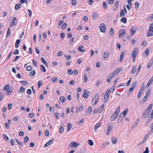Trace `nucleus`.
<instances>
[{"label":"nucleus","mask_w":153,"mask_h":153,"mask_svg":"<svg viewBox=\"0 0 153 153\" xmlns=\"http://www.w3.org/2000/svg\"><path fill=\"white\" fill-rule=\"evenodd\" d=\"M149 115V114L147 112V111H146L145 112L143 113L142 117L144 119H146Z\"/></svg>","instance_id":"393cba45"},{"label":"nucleus","mask_w":153,"mask_h":153,"mask_svg":"<svg viewBox=\"0 0 153 153\" xmlns=\"http://www.w3.org/2000/svg\"><path fill=\"white\" fill-rule=\"evenodd\" d=\"M92 110V108L91 107H89L88 110H87V112L89 114H90Z\"/></svg>","instance_id":"5fc2aeb1"},{"label":"nucleus","mask_w":153,"mask_h":153,"mask_svg":"<svg viewBox=\"0 0 153 153\" xmlns=\"http://www.w3.org/2000/svg\"><path fill=\"white\" fill-rule=\"evenodd\" d=\"M137 84V82L135 81V82H133V83L131 85V87L132 88H133V89H134L136 86Z\"/></svg>","instance_id":"de8ad7c7"},{"label":"nucleus","mask_w":153,"mask_h":153,"mask_svg":"<svg viewBox=\"0 0 153 153\" xmlns=\"http://www.w3.org/2000/svg\"><path fill=\"white\" fill-rule=\"evenodd\" d=\"M106 27L104 24H101L100 26V31L103 33H105V31Z\"/></svg>","instance_id":"20e7f679"},{"label":"nucleus","mask_w":153,"mask_h":153,"mask_svg":"<svg viewBox=\"0 0 153 153\" xmlns=\"http://www.w3.org/2000/svg\"><path fill=\"white\" fill-rule=\"evenodd\" d=\"M138 51V49L137 48H135L132 53V56L136 57Z\"/></svg>","instance_id":"423d86ee"},{"label":"nucleus","mask_w":153,"mask_h":153,"mask_svg":"<svg viewBox=\"0 0 153 153\" xmlns=\"http://www.w3.org/2000/svg\"><path fill=\"white\" fill-rule=\"evenodd\" d=\"M114 114H115V112L113 114V115L111 117V121L113 122V121L117 117L118 114H117V115H114Z\"/></svg>","instance_id":"f8f14e48"},{"label":"nucleus","mask_w":153,"mask_h":153,"mask_svg":"<svg viewBox=\"0 0 153 153\" xmlns=\"http://www.w3.org/2000/svg\"><path fill=\"white\" fill-rule=\"evenodd\" d=\"M79 145V143H78L73 141L69 145V146H74L75 147H76L78 146Z\"/></svg>","instance_id":"6e6552de"},{"label":"nucleus","mask_w":153,"mask_h":153,"mask_svg":"<svg viewBox=\"0 0 153 153\" xmlns=\"http://www.w3.org/2000/svg\"><path fill=\"white\" fill-rule=\"evenodd\" d=\"M113 126L111 125L108 124V128L107 130L106 134L108 135L110 133L112 128Z\"/></svg>","instance_id":"39448f33"},{"label":"nucleus","mask_w":153,"mask_h":153,"mask_svg":"<svg viewBox=\"0 0 153 153\" xmlns=\"http://www.w3.org/2000/svg\"><path fill=\"white\" fill-rule=\"evenodd\" d=\"M2 136L4 138V139L6 141H8L9 138L6 134H3Z\"/></svg>","instance_id":"58836bf2"},{"label":"nucleus","mask_w":153,"mask_h":153,"mask_svg":"<svg viewBox=\"0 0 153 153\" xmlns=\"http://www.w3.org/2000/svg\"><path fill=\"white\" fill-rule=\"evenodd\" d=\"M10 28H9L7 30V34H6V37H8L10 34Z\"/></svg>","instance_id":"37998d69"},{"label":"nucleus","mask_w":153,"mask_h":153,"mask_svg":"<svg viewBox=\"0 0 153 153\" xmlns=\"http://www.w3.org/2000/svg\"><path fill=\"white\" fill-rule=\"evenodd\" d=\"M110 92L108 90H107L105 92V95L109 97Z\"/></svg>","instance_id":"680f3d73"},{"label":"nucleus","mask_w":153,"mask_h":153,"mask_svg":"<svg viewBox=\"0 0 153 153\" xmlns=\"http://www.w3.org/2000/svg\"><path fill=\"white\" fill-rule=\"evenodd\" d=\"M41 61L42 62V63H43L46 66H48V64L47 62H46V61L42 57L41 58Z\"/></svg>","instance_id":"cd10ccee"},{"label":"nucleus","mask_w":153,"mask_h":153,"mask_svg":"<svg viewBox=\"0 0 153 153\" xmlns=\"http://www.w3.org/2000/svg\"><path fill=\"white\" fill-rule=\"evenodd\" d=\"M36 74V72L34 70H33L30 73V75L31 76H33Z\"/></svg>","instance_id":"09e8293b"},{"label":"nucleus","mask_w":153,"mask_h":153,"mask_svg":"<svg viewBox=\"0 0 153 153\" xmlns=\"http://www.w3.org/2000/svg\"><path fill=\"white\" fill-rule=\"evenodd\" d=\"M153 19V14H152L151 16L148 17L147 19L148 21H150L151 19Z\"/></svg>","instance_id":"774afa93"},{"label":"nucleus","mask_w":153,"mask_h":153,"mask_svg":"<svg viewBox=\"0 0 153 153\" xmlns=\"http://www.w3.org/2000/svg\"><path fill=\"white\" fill-rule=\"evenodd\" d=\"M119 4V2L118 1H117L114 4V7L115 8L114 9V10H115L117 8L118 5Z\"/></svg>","instance_id":"c9c22d12"},{"label":"nucleus","mask_w":153,"mask_h":153,"mask_svg":"<svg viewBox=\"0 0 153 153\" xmlns=\"http://www.w3.org/2000/svg\"><path fill=\"white\" fill-rule=\"evenodd\" d=\"M88 96L87 93L84 92L82 94V97L85 98H87Z\"/></svg>","instance_id":"a18cd8bd"},{"label":"nucleus","mask_w":153,"mask_h":153,"mask_svg":"<svg viewBox=\"0 0 153 153\" xmlns=\"http://www.w3.org/2000/svg\"><path fill=\"white\" fill-rule=\"evenodd\" d=\"M153 81V76L151 77V78L149 80V82L146 85V86H147V87H149L150 85L152 82Z\"/></svg>","instance_id":"f3484780"},{"label":"nucleus","mask_w":153,"mask_h":153,"mask_svg":"<svg viewBox=\"0 0 153 153\" xmlns=\"http://www.w3.org/2000/svg\"><path fill=\"white\" fill-rule=\"evenodd\" d=\"M149 135V133H147V134L145 135L143 139L144 141H146L147 139L148 138Z\"/></svg>","instance_id":"a19ab883"},{"label":"nucleus","mask_w":153,"mask_h":153,"mask_svg":"<svg viewBox=\"0 0 153 153\" xmlns=\"http://www.w3.org/2000/svg\"><path fill=\"white\" fill-rule=\"evenodd\" d=\"M104 104L100 106V108L98 110L99 111V112L100 113H101L104 108Z\"/></svg>","instance_id":"bb28decb"},{"label":"nucleus","mask_w":153,"mask_h":153,"mask_svg":"<svg viewBox=\"0 0 153 153\" xmlns=\"http://www.w3.org/2000/svg\"><path fill=\"white\" fill-rule=\"evenodd\" d=\"M9 89V85H7L4 88L3 90L4 91L7 90Z\"/></svg>","instance_id":"864d4df0"},{"label":"nucleus","mask_w":153,"mask_h":153,"mask_svg":"<svg viewBox=\"0 0 153 153\" xmlns=\"http://www.w3.org/2000/svg\"><path fill=\"white\" fill-rule=\"evenodd\" d=\"M125 15V12L124 10L123 9L121 10L120 13V17H122Z\"/></svg>","instance_id":"2f4dec72"},{"label":"nucleus","mask_w":153,"mask_h":153,"mask_svg":"<svg viewBox=\"0 0 153 153\" xmlns=\"http://www.w3.org/2000/svg\"><path fill=\"white\" fill-rule=\"evenodd\" d=\"M60 36L62 39H63L65 36V33H61L60 34Z\"/></svg>","instance_id":"338daca9"},{"label":"nucleus","mask_w":153,"mask_h":153,"mask_svg":"<svg viewBox=\"0 0 153 153\" xmlns=\"http://www.w3.org/2000/svg\"><path fill=\"white\" fill-rule=\"evenodd\" d=\"M21 7V4H17L15 6V9L16 10H18Z\"/></svg>","instance_id":"72a5a7b5"},{"label":"nucleus","mask_w":153,"mask_h":153,"mask_svg":"<svg viewBox=\"0 0 153 153\" xmlns=\"http://www.w3.org/2000/svg\"><path fill=\"white\" fill-rule=\"evenodd\" d=\"M139 120H140V119L139 118H137V119L135 121V124H133L132 125V126L131 127L132 128H134L137 126V125L138 124V123L139 121Z\"/></svg>","instance_id":"a211bd4d"},{"label":"nucleus","mask_w":153,"mask_h":153,"mask_svg":"<svg viewBox=\"0 0 153 153\" xmlns=\"http://www.w3.org/2000/svg\"><path fill=\"white\" fill-rule=\"evenodd\" d=\"M101 124V123H97L95 125L94 128V131H97L98 128L100 127Z\"/></svg>","instance_id":"2eb2a0df"},{"label":"nucleus","mask_w":153,"mask_h":153,"mask_svg":"<svg viewBox=\"0 0 153 153\" xmlns=\"http://www.w3.org/2000/svg\"><path fill=\"white\" fill-rule=\"evenodd\" d=\"M135 8L136 9H137L139 7V4L138 2H136L135 3Z\"/></svg>","instance_id":"e2e57ef3"},{"label":"nucleus","mask_w":153,"mask_h":153,"mask_svg":"<svg viewBox=\"0 0 153 153\" xmlns=\"http://www.w3.org/2000/svg\"><path fill=\"white\" fill-rule=\"evenodd\" d=\"M20 40L19 39L16 41L15 44V47L16 48H18L19 47V44L20 43Z\"/></svg>","instance_id":"b1692460"},{"label":"nucleus","mask_w":153,"mask_h":153,"mask_svg":"<svg viewBox=\"0 0 153 153\" xmlns=\"http://www.w3.org/2000/svg\"><path fill=\"white\" fill-rule=\"evenodd\" d=\"M92 17L93 19L96 20L99 17V15L96 12H94L92 14Z\"/></svg>","instance_id":"9d476101"},{"label":"nucleus","mask_w":153,"mask_h":153,"mask_svg":"<svg viewBox=\"0 0 153 153\" xmlns=\"http://www.w3.org/2000/svg\"><path fill=\"white\" fill-rule=\"evenodd\" d=\"M17 20L16 17H14L13 18V20L12 21V25L13 26L16 25L17 23Z\"/></svg>","instance_id":"4be33fe9"},{"label":"nucleus","mask_w":153,"mask_h":153,"mask_svg":"<svg viewBox=\"0 0 153 153\" xmlns=\"http://www.w3.org/2000/svg\"><path fill=\"white\" fill-rule=\"evenodd\" d=\"M153 106V104H150L149 106L147 108L146 111H147V112L149 114V112L150 111L151 109Z\"/></svg>","instance_id":"dca6fc26"},{"label":"nucleus","mask_w":153,"mask_h":153,"mask_svg":"<svg viewBox=\"0 0 153 153\" xmlns=\"http://www.w3.org/2000/svg\"><path fill=\"white\" fill-rule=\"evenodd\" d=\"M151 93V90L149 89L146 93L145 96L147 97H148L149 96Z\"/></svg>","instance_id":"603ef678"},{"label":"nucleus","mask_w":153,"mask_h":153,"mask_svg":"<svg viewBox=\"0 0 153 153\" xmlns=\"http://www.w3.org/2000/svg\"><path fill=\"white\" fill-rule=\"evenodd\" d=\"M115 75L114 74L112 73V74H110L108 75V76H109V77L110 78V79H111L114 77L115 76Z\"/></svg>","instance_id":"13d9d810"},{"label":"nucleus","mask_w":153,"mask_h":153,"mask_svg":"<svg viewBox=\"0 0 153 153\" xmlns=\"http://www.w3.org/2000/svg\"><path fill=\"white\" fill-rule=\"evenodd\" d=\"M121 71V68H119L116 70H115L113 72V74L115 75V74H117L119 73Z\"/></svg>","instance_id":"6ab92c4d"},{"label":"nucleus","mask_w":153,"mask_h":153,"mask_svg":"<svg viewBox=\"0 0 153 153\" xmlns=\"http://www.w3.org/2000/svg\"><path fill=\"white\" fill-rule=\"evenodd\" d=\"M125 54V53L124 52H122L120 54V62H122L124 59V56Z\"/></svg>","instance_id":"4468645a"},{"label":"nucleus","mask_w":153,"mask_h":153,"mask_svg":"<svg viewBox=\"0 0 153 153\" xmlns=\"http://www.w3.org/2000/svg\"><path fill=\"white\" fill-rule=\"evenodd\" d=\"M126 30L124 29H122L119 32V37L120 38H122L124 37V36L123 35H126Z\"/></svg>","instance_id":"7ed1b4c3"},{"label":"nucleus","mask_w":153,"mask_h":153,"mask_svg":"<svg viewBox=\"0 0 153 153\" xmlns=\"http://www.w3.org/2000/svg\"><path fill=\"white\" fill-rule=\"evenodd\" d=\"M25 89L22 87H21L20 89L18 91L19 93L23 92L25 91Z\"/></svg>","instance_id":"e433bc0d"},{"label":"nucleus","mask_w":153,"mask_h":153,"mask_svg":"<svg viewBox=\"0 0 153 153\" xmlns=\"http://www.w3.org/2000/svg\"><path fill=\"white\" fill-rule=\"evenodd\" d=\"M88 143L89 145L91 146H93L94 145V142L91 140H88Z\"/></svg>","instance_id":"4c0bfd02"},{"label":"nucleus","mask_w":153,"mask_h":153,"mask_svg":"<svg viewBox=\"0 0 153 153\" xmlns=\"http://www.w3.org/2000/svg\"><path fill=\"white\" fill-rule=\"evenodd\" d=\"M103 6L105 9L107 7V4L105 2H103Z\"/></svg>","instance_id":"bf43d9fd"},{"label":"nucleus","mask_w":153,"mask_h":153,"mask_svg":"<svg viewBox=\"0 0 153 153\" xmlns=\"http://www.w3.org/2000/svg\"><path fill=\"white\" fill-rule=\"evenodd\" d=\"M72 127V124L71 123H69L68 124V127L67 128V131L68 132L69 131Z\"/></svg>","instance_id":"c756f323"},{"label":"nucleus","mask_w":153,"mask_h":153,"mask_svg":"<svg viewBox=\"0 0 153 153\" xmlns=\"http://www.w3.org/2000/svg\"><path fill=\"white\" fill-rule=\"evenodd\" d=\"M76 0H72L71 1L72 5L73 6L75 5L76 4Z\"/></svg>","instance_id":"0e129e2a"},{"label":"nucleus","mask_w":153,"mask_h":153,"mask_svg":"<svg viewBox=\"0 0 153 153\" xmlns=\"http://www.w3.org/2000/svg\"><path fill=\"white\" fill-rule=\"evenodd\" d=\"M41 69H42V71H43L44 72H46V69L45 68V66L43 65H41Z\"/></svg>","instance_id":"8fccbe9b"},{"label":"nucleus","mask_w":153,"mask_h":153,"mask_svg":"<svg viewBox=\"0 0 153 153\" xmlns=\"http://www.w3.org/2000/svg\"><path fill=\"white\" fill-rule=\"evenodd\" d=\"M109 55V53L108 52H106L105 53H104L103 54V59H107Z\"/></svg>","instance_id":"5701e85b"},{"label":"nucleus","mask_w":153,"mask_h":153,"mask_svg":"<svg viewBox=\"0 0 153 153\" xmlns=\"http://www.w3.org/2000/svg\"><path fill=\"white\" fill-rule=\"evenodd\" d=\"M83 48L84 47L83 46H79L78 47V50L80 51L84 52L85 51V50L83 49Z\"/></svg>","instance_id":"f704fd0d"},{"label":"nucleus","mask_w":153,"mask_h":153,"mask_svg":"<svg viewBox=\"0 0 153 153\" xmlns=\"http://www.w3.org/2000/svg\"><path fill=\"white\" fill-rule=\"evenodd\" d=\"M121 21L124 23H126L127 22L126 18L125 17H123L121 19Z\"/></svg>","instance_id":"c85d7f7f"},{"label":"nucleus","mask_w":153,"mask_h":153,"mask_svg":"<svg viewBox=\"0 0 153 153\" xmlns=\"http://www.w3.org/2000/svg\"><path fill=\"white\" fill-rule=\"evenodd\" d=\"M83 105H81L80 106L79 108L77 107L76 109V112L77 113L80 111H82L83 109Z\"/></svg>","instance_id":"412c9836"},{"label":"nucleus","mask_w":153,"mask_h":153,"mask_svg":"<svg viewBox=\"0 0 153 153\" xmlns=\"http://www.w3.org/2000/svg\"><path fill=\"white\" fill-rule=\"evenodd\" d=\"M111 140L112 143L115 144L117 143V137L113 136L111 137Z\"/></svg>","instance_id":"1a4fd4ad"},{"label":"nucleus","mask_w":153,"mask_h":153,"mask_svg":"<svg viewBox=\"0 0 153 153\" xmlns=\"http://www.w3.org/2000/svg\"><path fill=\"white\" fill-rule=\"evenodd\" d=\"M136 30V28L134 27H133L132 28L130 29V31L132 32L131 36H133L135 33Z\"/></svg>","instance_id":"ddd939ff"},{"label":"nucleus","mask_w":153,"mask_h":153,"mask_svg":"<svg viewBox=\"0 0 153 153\" xmlns=\"http://www.w3.org/2000/svg\"><path fill=\"white\" fill-rule=\"evenodd\" d=\"M136 68H137L136 66H134L132 68L131 71V73L132 74H133L134 73L135 71H136Z\"/></svg>","instance_id":"ea45409f"},{"label":"nucleus","mask_w":153,"mask_h":153,"mask_svg":"<svg viewBox=\"0 0 153 153\" xmlns=\"http://www.w3.org/2000/svg\"><path fill=\"white\" fill-rule=\"evenodd\" d=\"M54 139H52L48 141L45 145L44 147H47L48 146L51 144L54 141Z\"/></svg>","instance_id":"9b49d317"},{"label":"nucleus","mask_w":153,"mask_h":153,"mask_svg":"<svg viewBox=\"0 0 153 153\" xmlns=\"http://www.w3.org/2000/svg\"><path fill=\"white\" fill-rule=\"evenodd\" d=\"M98 98V94H96L92 100V104L93 105H95L97 103Z\"/></svg>","instance_id":"f03ea898"},{"label":"nucleus","mask_w":153,"mask_h":153,"mask_svg":"<svg viewBox=\"0 0 153 153\" xmlns=\"http://www.w3.org/2000/svg\"><path fill=\"white\" fill-rule=\"evenodd\" d=\"M125 117V116L123 115L122 114V113H121L119 115L118 117V123H121Z\"/></svg>","instance_id":"0eeeda50"},{"label":"nucleus","mask_w":153,"mask_h":153,"mask_svg":"<svg viewBox=\"0 0 153 153\" xmlns=\"http://www.w3.org/2000/svg\"><path fill=\"white\" fill-rule=\"evenodd\" d=\"M120 110V107L119 106L116 110L115 111V114H114V115H116L117 114H119Z\"/></svg>","instance_id":"6e6d98bb"},{"label":"nucleus","mask_w":153,"mask_h":153,"mask_svg":"<svg viewBox=\"0 0 153 153\" xmlns=\"http://www.w3.org/2000/svg\"><path fill=\"white\" fill-rule=\"evenodd\" d=\"M109 34L110 35H111L112 37L114 35V30L112 28L110 29Z\"/></svg>","instance_id":"7c9ffc66"},{"label":"nucleus","mask_w":153,"mask_h":153,"mask_svg":"<svg viewBox=\"0 0 153 153\" xmlns=\"http://www.w3.org/2000/svg\"><path fill=\"white\" fill-rule=\"evenodd\" d=\"M128 109L127 108L125 109L123 111L122 114L124 116H126V115L127 114L128 112Z\"/></svg>","instance_id":"79ce46f5"},{"label":"nucleus","mask_w":153,"mask_h":153,"mask_svg":"<svg viewBox=\"0 0 153 153\" xmlns=\"http://www.w3.org/2000/svg\"><path fill=\"white\" fill-rule=\"evenodd\" d=\"M42 81H39L38 82L37 85H38V88H39L42 85Z\"/></svg>","instance_id":"052dcab7"},{"label":"nucleus","mask_w":153,"mask_h":153,"mask_svg":"<svg viewBox=\"0 0 153 153\" xmlns=\"http://www.w3.org/2000/svg\"><path fill=\"white\" fill-rule=\"evenodd\" d=\"M153 63V57H152L149 62L148 65L147 67L148 68H150L152 65Z\"/></svg>","instance_id":"aec40b11"},{"label":"nucleus","mask_w":153,"mask_h":153,"mask_svg":"<svg viewBox=\"0 0 153 153\" xmlns=\"http://www.w3.org/2000/svg\"><path fill=\"white\" fill-rule=\"evenodd\" d=\"M19 82L25 85H27L28 84V82L25 81H20Z\"/></svg>","instance_id":"3c124183"},{"label":"nucleus","mask_w":153,"mask_h":153,"mask_svg":"<svg viewBox=\"0 0 153 153\" xmlns=\"http://www.w3.org/2000/svg\"><path fill=\"white\" fill-rule=\"evenodd\" d=\"M143 90L141 89V87L137 95V97L138 98H140V97L143 94Z\"/></svg>","instance_id":"a878e982"},{"label":"nucleus","mask_w":153,"mask_h":153,"mask_svg":"<svg viewBox=\"0 0 153 153\" xmlns=\"http://www.w3.org/2000/svg\"><path fill=\"white\" fill-rule=\"evenodd\" d=\"M149 32L147 34V36L148 37L153 36V24H152L149 26Z\"/></svg>","instance_id":"f257e3e1"},{"label":"nucleus","mask_w":153,"mask_h":153,"mask_svg":"<svg viewBox=\"0 0 153 153\" xmlns=\"http://www.w3.org/2000/svg\"><path fill=\"white\" fill-rule=\"evenodd\" d=\"M59 100L62 101V103L64 102L65 101V98L63 96L59 98Z\"/></svg>","instance_id":"49530a36"},{"label":"nucleus","mask_w":153,"mask_h":153,"mask_svg":"<svg viewBox=\"0 0 153 153\" xmlns=\"http://www.w3.org/2000/svg\"><path fill=\"white\" fill-rule=\"evenodd\" d=\"M109 144V142H105L102 145V148H104L106 146L108 145Z\"/></svg>","instance_id":"69168bd1"},{"label":"nucleus","mask_w":153,"mask_h":153,"mask_svg":"<svg viewBox=\"0 0 153 153\" xmlns=\"http://www.w3.org/2000/svg\"><path fill=\"white\" fill-rule=\"evenodd\" d=\"M64 131V128L62 126H61L60 127V128L59 129V132L60 133H62L63 131Z\"/></svg>","instance_id":"c03bdc74"},{"label":"nucleus","mask_w":153,"mask_h":153,"mask_svg":"<svg viewBox=\"0 0 153 153\" xmlns=\"http://www.w3.org/2000/svg\"><path fill=\"white\" fill-rule=\"evenodd\" d=\"M13 92L12 90V89H9V90H8L6 92V94L7 95H9L11 94Z\"/></svg>","instance_id":"473e14b6"},{"label":"nucleus","mask_w":153,"mask_h":153,"mask_svg":"<svg viewBox=\"0 0 153 153\" xmlns=\"http://www.w3.org/2000/svg\"><path fill=\"white\" fill-rule=\"evenodd\" d=\"M109 98V97L108 96H106L105 95L104 96V102H106L108 100Z\"/></svg>","instance_id":"4d7b16f0"}]
</instances>
